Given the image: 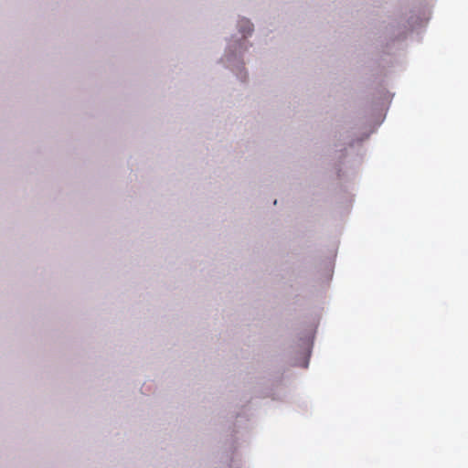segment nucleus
Listing matches in <instances>:
<instances>
[{
	"mask_svg": "<svg viewBox=\"0 0 468 468\" xmlns=\"http://www.w3.org/2000/svg\"><path fill=\"white\" fill-rule=\"evenodd\" d=\"M242 23L245 24V28L243 30L244 35H249L252 32V25L248 20H242Z\"/></svg>",
	"mask_w": 468,
	"mask_h": 468,
	"instance_id": "1",
	"label": "nucleus"
}]
</instances>
